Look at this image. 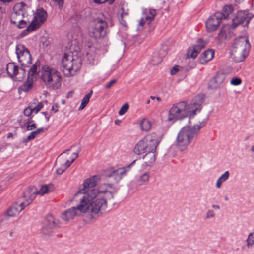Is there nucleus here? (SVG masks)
<instances>
[{
    "label": "nucleus",
    "mask_w": 254,
    "mask_h": 254,
    "mask_svg": "<svg viewBox=\"0 0 254 254\" xmlns=\"http://www.w3.org/2000/svg\"><path fill=\"white\" fill-rule=\"evenodd\" d=\"M100 181L99 175H94L85 180L83 183V188L77 192V195H88L89 204L92 205L94 202L98 207H100L98 214H102L107 208V199L113 198V194L108 191V188L112 187V184L104 183L100 185L98 189L95 188ZM92 205L94 207V204Z\"/></svg>",
    "instance_id": "1"
},
{
    "label": "nucleus",
    "mask_w": 254,
    "mask_h": 254,
    "mask_svg": "<svg viewBox=\"0 0 254 254\" xmlns=\"http://www.w3.org/2000/svg\"><path fill=\"white\" fill-rule=\"evenodd\" d=\"M204 100V95L199 94L189 104L185 101L174 104L169 111L168 121L175 122L188 116L190 119L193 118L196 112H199L201 110V105Z\"/></svg>",
    "instance_id": "2"
},
{
    "label": "nucleus",
    "mask_w": 254,
    "mask_h": 254,
    "mask_svg": "<svg viewBox=\"0 0 254 254\" xmlns=\"http://www.w3.org/2000/svg\"><path fill=\"white\" fill-rule=\"evenodd\" d=\"M207 121V118H205L192 126H187L183 127L179 132L176 139L178 148L181 151H184L190 144L195 141L200 129L205 126Z\"/></svg>",
    "instance_id": "3"
},
{
    "label": "nucleus",
    "mask_w": 254,
    "mask_h": 254,
    "mask_svg": "<svg viewBox=\"0 0 254 254\" xmlns=\"http://www.w3.org/2000/svg\"><path fill=\"white\" fill-rule=\"evenodd\" d=\"M79 197L80 203L76 207H72L64 211L62 215V218L67 221L73 219L75 216L79 215V213H88L92 215L98 214L100 207H98L94 204V207L92 204H89V196L88 194L77 195V193L75 194V197ZM93 203H94L93 202ZM92 205H94L93 204Z\"/></svg>",
    "instance_id": "4"
},
{
    "label": "nucleus",
    "mask_w": 254,
    "mask_h": 254,
    "mask_svg": "<svg viewBox=\"0 0 254 254\" xmlns=\"http://www.w3.org/2000/svg\"><path fill=\"white\" fill-rule=\"evenodd\" d=\"M42 84L49 90H56L62 85L61 73L55 68L48 65H43L39 74Z\"/></svg>",
    "instance_id": "5"
},
{
    "label": "nucleus",
    "mask_w": 254,
    "mask_h": 254,
    "mask_svg": "<svg viewBox=\"0 0 254 254\" xmlns=\"http://www.w3.org/2000/svg\"><path fill=\"white\" fill-rule=\"evenodd\" d=\"M251 44L247 37L240 36L235 39L231 49V55L237 63L243 61L249 55Z\"/></svg>",
    "instance_id": "6"
},
{
    "label": "nucleus",
    "mask_w": 254,
    "mask_h": 254,
    "mask_svg": "<svg viewBox=\"0 0 254 254\" xmlns=\"http://www.w3.org/2000/svg\"><path fill=\"white\" fill-rule=\"evenodd\" d=\"M161 140V137L155 133L148 134L138 141L135 145L133 151L136 154L140 155L156 150Z\"/></svg>",
    "instance_id": "7"
},
{
    "label": "nucleus",
    "mask_w": 254,
    "mask_h": 254,
    "mask_svg": "<svg viewBox=\"0 0 254 254\" xmlns=\"http://www.w3.org/2000/svg\"><path fill=\"white\" fill-rule=\"evenodd\" d=\"M62 70L65 76L69 77L75 75L81 66V60L74 58L71 53H65L62 59Z\"/></svg>",
    "instance_id": "8"
},
{
    "label": "nucleus",
    "mask_w": 254,
    "mask_h": 254,
    "mask_svg": "<svg viewBox=\"0 0 254 254\" xmlns=\"http://www.w3.org/2000/svg\"><path fill=\"white\" fill-rule=\"evenodd\" d=\"M28 8L27 5L24 2L16 4L10 15V23L19 29L25 28L27 22L23 19L27 14Z\"/></svg>",
    "instance_id": "9"
},
{
    "label": "nucleus",
    "mask_w": 254,
    "mask_h": 254,
    "mask_svg": "<svg viewBox=\"0 0 254 254\" xmlns=\"http://www.w3.org/2000/svg\"><path fill=\"white\" fill-rule=\"evenodd\" d=\"M107 28V24L105 21L100 19H96L91 24L90 35L96 39L104 37L106 35Z\"/></svg>",
    "instance_id": "10"
},
{
    "label": "nucleus",
    "mask_w": 254,
    "mask_h": 254,
    "mask_svg": "<svg viewBox=\"0 0 254 254\" xmlns=\"http://www.w3.org/2000/svg\"><path fill=\"white\" fill-rule=\"evenodd\" d=\"M53 186L52 185H43L40 186L39 190L34 186H31L28 188L23 193V198L27 199L31 198V202L35 198L36 194L43 195L50 192L52 189Z\"/></svg>",
    "instance_id": "11"
},
{
    "label": "nucleus",
    "mask_w": 254,
    "mask_h": 254,
    "mask_svg": "<svg viewBox=\"0 0 254 254\" xmlns=\"http://www.w3.org/2000/svg\"><path fill=\"white\" fill-rule=\"evenodd\" d=\"M6 69L9 76L15 81H22L26 75V70L13 63L7 64Z\"/></svg>",
    "instance_id": "12"
},
{
    "label": "nucleus",
    "mask_w": 254,
    "mask_h": 254,
    "mask_svg": "<svg viewBox=\"0 0 254 254\" xmlns=\"http://www.w3.org/2000/svg\"><path fill=\"white\" fill-rule=\"evenodd\" d=\"M31 203V198H23V196L18 199V203L13 204L6 212V215L10 217H15L24 208Z\"/></svg>",
    "instance_id": "13"
},
{
    "label": "nucleus",
    "mask_w": 254,
    "mask_h": 254,
    "mask_svg": "<svg viewBox=\"0 0 254 254\" xmlns=\"http://www.w3.org/2000/svg\"><path fill=\"white\" fill-rule=\"evenodd\" d=\"M16 53L21 65L29 66L31 61V56L29 50L22 44H18L16 47Z\"/></svg>",
    "instance_id": "14"
},
{
    "label": "nucleus",
    "mask_w": 254,
    "mask_h": 254,
    "mask_svg": "<svg viewBox=\"0 0 254 254\" xmlns=\"http://www.w3.org/2000/svg\"><path fill=\"white\" fill-rule=\"evenodd\" d=\"M47 18V13L46 11L42 8L37 9L32 21L27 26V30H37L42 23L46 21Z\"/></svg>",
    "instance_id": "15"
},
{
    "label": "nucleus",
    "mask_w": 254,
    "mask_h": 254,
    "mask_svg": "<svg viewBox=\"0 0 254 254\" xmlns=\"http://www.w3.org/2000/svg\"><path fill=\"white\" fill-rule=\"evenodd\" d=\"M250 20L251 18L249 16L247 11H238L232 19L231 24L227 26L229 29H234L241 24L244 26H248Z\"/></svg>",
    "instance_id": "16"
},
{
    "label": "nucleus",
    "mask_w": 254,
    "mask_h": 254,
    "mask_svg": "<svg viewBox=\"0 0 254 254\" xmlns=\"http://www.w3.org/2000/svg\"><path fill=\"white\" fill-rule=\"evenodd\" d=\"M223 15L220 12H216L209 17L205 22L206 27L208 32L215 31L223 19Z\"/></svg>",
    "instance_id": "17"
},
{
    "label": "nucleus",
    "mask_w": 254,
    "mask_h": 254,
    "mask_svg": "<svg viewBox=\"0 0 254 254\" xmlns=\"http://www.w3.org/2000/svg\"><path fill=\"white\" fill-rule=\"evenodd\" d=\"M136 160L132 161L129 165L126 167L118 168L112 171L110 174L108 175L109 177L113 178L116 182H119L127 173L129 171L130 167L133 166Z\"/></svg>",
    "instance_id": "18"
},
{
    "label": "nucleus",
    "mask_w": 254,
    "mask_h": 254,
    "mask_svg": "<svg viewBox=\"0 0 254 254\" xmlns=\"http://www.w3.org/2000/svg\"><path fill=\"white\" fill-rule=\"evenodd\" d=\"M100 50L94 46H90L87 51L86 59L88 64L90 65H95L98 63V57Z\"/></svg>",
    "instance_id": "19"
},
{
    "label": "nucleus",
    "mask_w": 254,
    "mask_h": 254,
    "mask_svg": "<svg viewBox=\"0 0 254 254\" xmlns=\"http://www.w3.org/2000/svg\"><path fill=\"white\" fill-rule=\"evenodd\" d=\"M156 11L154 9H150L148 10H146L143 13V17L139 20V25L143 26L145 23L148 25L154 19L156 15Z\"/></svg>",
    "instance_id": "20"
},
{
    "label": "nucleus",
    "mask_w": 254,
    "mask_h": 254,
    "mask_svg": "<svg viewBox=\"0 0 254 254\" xmlns=\"http://www.w3.org/2000/svg\"><path fill=\"white\" fill-rule=\"evenodd\" d=\"M156 11L154 9H150L148 10H146L143 13V17L139 20V25L143 26L145 23L148 25L154 19L156 15Z\"/></svg>",
    "instance_id": "21"
},
{
    "label": "nucleus",
    "mask_w": 254,
    "mask_h": 254,
    "mask_svg": "<svg viewBox=\"0 0 254 254\" xmlns=\"http://www.w3.org/2000/svg\"><path fill=\"white\" fill-rule=\"evenodd\" d=\"M204 47V43L202 39H198L196 45L192 49L188 50L187 55L189 57L195 59L199 52Z\"/></svg>",
    "instance_id": "22"
},
{
    "label": "nucleus",
    "mask_w": 254,
    "mask_h": 254,
    "mask_svg": "<svg viewBox=\"0 0 254 254\" xmlns=\"http://www.w3.org/2000/svg\"><path fill=\"white\" fill-rule=\"evenodd\" d=\"M226 79V76L223 73H218L211 79L209 83V88L214 89L218 88L220 85L223 84Z\"/></svg>",
    "instance_id": "23"
},
{
    "label": "nucleus",
    "mask_w": 254,
    "mask_h": 254,
    "mask_svg": "<svg viewBox=\"0 0 254 254\" xmlns=\"http://www.w3.org/2000/svg\"><path fill=\"white\" fill-rule=\"evenodd\" d=\"M55 226V223L54 217L52 215L48 216L44 222L42 229L43 233L45 235L50 234L53 231Z\"/></svg>",
    "instance_id": "24"
},
{
    "label": "nucleus",
    "mask_w": 254,
    "mask_h": 254,
    "mask_svg": "<svg viewBox=\"0 0 254 254\" xmlns=\"http://www.w3.org/2000/svg\"><path fill=\"white\" fill-rule=\"evenodd\" d=\"M40 65V62L39 61H37L29 69L27 77H30L31 78L36 80L39 72L40 73V70H39Z\"/></svg>",
    "instance_id": "25"
},
{
    "label": "nucleus",
    "mask_w": 254,
    "mask_h": 254,
    "mask_svg": "<svg viewBox=\"0 0 254 254\" xmlns=\"http://www.w3.org/2000/svg\"><path fill=\"white\" fill-rule=\"evenodd\" d=\"M156 150H153L146 153L143 157L144 164L146 166H151L155 161Z\"/></svg>",
    "instance_id": "26"
},
{
    "label": "nucleus",
    "mask_w": 254,
    "mask_h": 254,
    "mask_svg": "<svg viewBox=\"0 0 254 254\" xmlns=\"http://www.w3.org/2000/svg\"><path fill=\"white\" fill-rule=\"evenodd\" d=\"M214 52L212 49H208L204 51L201 58H200V62L201 64H203L210 61L214 57Z\"/></svg>",
    "instance_id": "27"
},
{
    "label": "nucleus",
    "mask_w": 254,
    "mask_h": 254,
    "mask_svg": "<svg viewBox=\"0 0 254 254\" xmlns=\"http://www.w3.org/2000/svg\"><path fill=\"white\" fill-rule=\"evenodd\" d=\"M34 81L35 80L27 77V80L19 87V89L24 92H28L33 87Z\"/></svg>",
    "instance_id": "28"
},
{
    "label": "nucleus",
    "mask_w": 254,
    "mask_h": 254,
    "mask_svg": "<svg viewBox=\"0 0 254 254\" xmlns=\"http://www.w3.org/2000/svg\"><path fill=\"white\" fill-rule=\"evenodd\" d=\"M149 174L148 173H144L141 175L137 179L136 182L138 186H141L143 185H146L149 179Z\"/></svg>",
    "instance_id": "29"
},
{
    "label": "nucleus",
    "mask_w": 254,
    "mask_h": 254,
    "mask_svg": "<svg viewBox=\"0 0 254 254\" xmlns=\"http://www.w3.org/2000/svg\"><path fill=\"white\" fill-rule=\"evenodd\" d=\"M229 175V172L228 171H226L220 176L216 183V187L217 188H220L221 187L222 183L226 181L228 179Z\"/></svg>",
    "instance_id": "30"
},
{
    "label": "nucleus",
    "mask_w": 254,
    "mask_h": 254,
    "mask_svg": "<svg viewBox=\"0 0 254 254\" xmlns=\"http://www.w3.org/2000/svg\"><path fill=\"white\" fill-rule=\"evenodd\" d=\"M92 91H90L89 93H88L84 97L81 101L80 107H79V110H82L86 107L89 101V99L92 95Z\"/></svg>",
    "instance_id": "31"
},
{
    "label": "nucleus",
    "mask_w": 254,
    "mask_h": 254,
    "mask_svg": "<svg viewBox=\"0 0 254 254\" xmlns=\"http://www.w3.org/2000/svg\"><path fill=\"white\" fill-rule=\"evenodd\" d=\"M233 10V8L231 5H225L223 8L222 12H220L223 15V19H227L232 13Z\"/></svg>",
    "instance_id": "32"
},
{
    "label": "nucleus",
    "mask_w": 254,
    "mask_h": 254,
    "mask_svg": "<svg viewBox=\"0 0 254 254\" xmlns=\"http://www.w3.org/2000/svg\"><path fill=\"white\" fill-rule=\"evenodd\" d=\"M44 130L43 127H40L37 129L36 130L31 132L29 135L27 136L26 139L24 140V142H27L30 141L35 138L36 135L40 133Z\"/></svg>",
    "instance_id": "33"
},
{
    "label": "nucleus",
    "mask_w": 254,
    "mask_h": 254,
    "mask_svg": "<svg viewBox=\"0 0 254 254\" xmlns=\"http://www.w3.org/2000/svg\"><path fill=\"white\" fill-rule=\"evenodd\" d=\"M140 126L141 130L147 131L151 128V124L148 120L146 119H143L141 121Z\"/></svg>",
    "instance_id": "34"
},
{
    "label": "nucleus",
    "mask_w": 254,
    "mask_h": 254,
    "mask_svg": "<svg viewBox=\"0 0 254 254\" xmlns=\"http://www.w3.org/2000/svg\"><path fill=\"white\" fill-rule=\"evenodd\" d=\"M32 117H31L30 118H29L28 119L26 123V127L27 130L28 131H30L35 129L37 127L34 121L32 120Z\"/></svg>",
    "instance_id": "35"
},
{
    "label": "nucleus",
    "mask_w": 254,
    "mask_h": 254,
    "mask_svg": "<svg viewBox=\"0 0 254 254\" xmlns=\"http://www.w3.org/2000/svg\"><path fill=\"white\" fill-rule=\"evenodd\" d=\"M246 242L247 243L246 246L248 248L254 246V232L249 234Z\"/></svg>",
    "instance_id": "36"
},
{
    "label": "nucleus",
    "mask_w": 254,
    "mask_h": 254,
    "mask_svg": "<svg viewBox=\"0 0 254 254\" xmlns=\"http://www.w3.org/2000/svg\"><path fill=\"white\" fill-rule=\"evenodd\" d=\"M32 113H34L33 104H31L28 107L24 109L23 113L25 116L28 117L30 118L31 117H33V116H31V114Z\"/></svg>",
    "instance_id": "37"
},
{
    "label": "nucleus",
    "mask_w": 254,
    "mask_h": 254,
    "mask_svg": "<svg viewBox=\"0 0 254 254\" xmlns=\"http://www.w3.org/2000/svg\"><path fill=\"white\" fill-rule=\"evenodd\" d=\"M129 105L127 103L124 104L119 111L120 115H124L128 109Z\"/></svg>",
    "instance_id": "38"
},
{
    "label": "nucleus",
    "mask_w": 254,
    "mask_h": 254,
    "mask_svg": "<svg viewBox=\"0 0 254 254\" xmlns=\"http://www.w3.org/2000/svg\"><path fill=\"white\" fill-rule=\"evenodd\" d=\"M93 1L97 4H102L108 3L109 4H112L115 0H92Z\"/></svg>",
    "instance_id": "39"
},
{
    "label": "nucleus",
    "mask_w": 254,
    "mask_h": 254,
    "mask_svg": "<svg viewBox=\"0 0 254 254\" xmlns=\"http://www.w3.org/2000/svg\"><path fill=\"white\" fill-rule=\"evenodd\" d=\"M33 104V103H32ZM35 104V103H34ZM43 105L42 102H39L36 106L33 105L34 113L36 114L43 108Z\"/></svg>",
    "instance_id": "40"
},
{
    "label": "nucleus",
    "mask_w": 254,
    "mask_h": 254,
    "mask_svg": "<svg viewBox=\"0 0 254 254\" xmlns=\"http://www.w3.org/2000/svg\"><path fill=\"white\" fill-rule=\"evenodd\" d=\"M242 83V80L240 78H233L230 81V83L233 85H239Z\"/></svg>",
    "instance_id": "41"
},
{
    "label": "nucleus",
    "mask_w": 254,
    "mask_h": 254,
    "mask_svg": "<svg viewBox=\"0 0 254 254\" xmlns=\"http://www.w3.org/2000/svg\"><path fill=\"white\" fill-rule=\"evenodd\" d=\"M215 216V213L213 210H209L206 213V218L210 219Z\"/></svg>",
    "instance_id": "42"
},
{
    "label": "nucleus",
    "mask_w": 254,
    "mask_h": 254,
    "mask_svg": "<svg viewBox=\"0 0 254 254\" xmlns=\"http://www.w3.org/2000/svg\"><path fill=\"white\" fill-rule=\"evenodd\" d=\"M116 80L113 79L107 82L105 85V87L107 89L110 88L114 84L116 83Z\"/></svg>",
    "instance_id": "43"
},
{
    "label": "nucleus",
    "mask_w": 254,
    "mask_h": 254,
    "mask_svg": "<svg viewBox=\"0 0 254 254\" xmlns=\"http://www.w3.org/2000/svg\"><path fill=\"white\" fill-rule=\"evenodd\" d=\"M226 27H224L222 28V29L220 30L219 33V36L222 38L223 37H226L227 34V31L225 30V28Z\"/></svg>",
    "instance_id": "44"
},
{
    "label": "nucleus",
    "mask_w": 254,
    "mask_h": 254,
    "mask_svg": "<svg viewBox=\"0 0 254 254\" xmlns=\"http://www.w3.org/2000/svg\"><path fill=\"white\" fill-rule=\"evenodd\" d=\"M179 70V66L178 65H175L170 70V74L171 75H174Z\"/></svg>",
    "instance_id": "45"
},
{
    "label": "nucleus",
    "mask_w": 254,
    "mask_h": 254,
    "mask_svg": "<svg viewBox=\"0 0 254 254\" xmlns=\"http://www.w3.org/2000/svg\"><path fill=\"white\" fill-rule=\"evenodd\" d=\"M74 162V159H72L71 161H69L68 160H66L65 163L63 165V166L66 169L67 168H68L71 164Z\"/></svg>",
    "instance_id": "46"
},
{
    "label": "nucleus",
    "mask_w": 254,
    "mask_h": 254,
    "mask_svg": "<svg viewBox=\"0 0 254 254\" xmlns=\"http://www.w3.org/2000/svg\"><path fill=\"white\" fill-rule=\"evenodd\" d=\"M66 169L62 166L61 168L57 169L56 173L58 174H62Z\"/></svg>",
    "instance_id": "47"
},
{
    "label": "nucleus",
    "mask_w": 254,
    "mask_h": 254,
    "mask_svg": "<svg viewBox=\"0 0 254 254\" xmlns=\"http://www.w3.org/2000/svg\"><path fill=\"white\" fill-rule=\"evenodd\" d=\"M121 10H122V12L121 13V16L122 18H123L125 15H128V12L127 11H124V8L123 7H121Z\"/></svg>",
    "instance_id": "48"
},
{
    "label": "nucleus",
    "mask_w": 254,
    "mask_h": 254,
    "mask_svg": "<svg viewBox=\"0 0 254 254\" xmlns=\"http://www.w3.org/2000/svg\"><path fill=\"white\" fill-rule=\"evenodd\" d=\"M34 30H27V27L26 28V29L24 30H23L21 34V35L22 37H24L25 36H26L27 34V33L28 32H32V31H33Z\"/></svg>",
    "instance_id": "49"
},
{
    "label": "nucleus",
    "mask_w": 254,
    "mask_h": 254,
    "mask_svg": "<svg viewBox=\"0 0 254 254\" xmlns=\"http://www.w3.org/2000/svg\"><path fill=\"white\" fill-rule=\"evenodd\" d=\"M51 110L56 113L58 111V105L57 104L53 105Z\"/></svg>",
    "instance_id": "50"
},
{
    "label": "nucleus",
    "mask_w": 254,
    "mask_h": 254,
    "mask_svg": "<svg viewBox=\"0 0 254 254\" xmlns=\"http://www.w3.org/2000/svg\"><path fill=\"white\" fill-rule=\"evenodd\" d=\"M42 113L45 116L46 121L48 122L49 120L50 116L46 112H43Z\"/></svg>",
    "instance_id": "51"
},
{
    "label": "nucleus",
    "mask_w": 254,
    "mask_h": 254,
    "mask_svg": "<svg viewBox=\"0 0 254 254\" xmlns=\"http://www.w3.org/2000/svg\"><path fill=\"white\" fill-rule=\"evenodd\" d=\"M78 156V152L77 153H73L71 155V159H74V161L75 160L76 158H77Z\"/></svg>",
    "instance_id": "52"
},
{
    "label": "nucleus",
    "mask_w": 254,
    "mask_h": 254,
    "mask_svg": "<svg viewBox=\"0 0 254 254\" xmlns=\"http://www.w3.org/2000/svg\"><path fill=\"white\" fill-rule=\"evenodd\" d=\"M121 18L122 19L120 20L121 24H122L124 27H127V24L124 20H123V18L121 17Z\"/></svg>",
    "instance_id": "53"
},
{
    "label": "nucleus",
    "mask_w": 254,
    "mask_h": 254,
    "mask_svg": "<svg viewBox=\"0 0 254 254\" xmlns=\"http://www.w3.org/2000/svg\"><path fill=\"white\" fill-rule=\"evenodd\" d=\"M13 0H0V1L6 3H10Z\"/></svg>",
    "instance_id": "54"
},
{
    "label": "nucleus",
    "mask_w": 254,
    "mask_h": 254,
    "mask_svg": "<svg viewBox=\"0 0 254 254\" xmlns=\"http://www.w3.org/2000/svg\"><path fill=\"white\" fill-rule=\"evenodd\" d=\"M13 135L12 133H8L7 134V138H13Z\"/></svg>",
    "instance_id": "55"
},
{
    "label": "nucleus",
    "mask_w": 254,
    "mask_h": 254,
    "mask_svg": "<svg viewBox=\"0 0 254 254\" xmlns=\"http://www.w3.org/2000/svg\"><path fill=\"white\" fill-rule=\"evenodd\" d=\"M212 207L214 209H220V206L219 205H212Z\"/></svg>",
    "instance_id": "56"
},
{
    "label": "nucleus",
    "mask_w": 254,
    "mask_h": 254,
    "mask_svg": "<svg viewBox=\"0 0 254 254\" xmlns=\"http://www.w3.org/2000/svg\"><path fill=\"white\" fill-rule=\"evenodd\" d=\"M120 122H121V121H120V120H115V123L116 124H117V125H118V124L120 123Z\"/></svg>",
    "instance_id": "57"
},
{
    "label": "nucleus",
    "mask_w": 254,
    "mask_h": 254,
    "mask_svg": "<svg viewBox=\"0 0 254 254\" xmlns=\"http://www.w3.org/2000/svg\"><path fill=\"white\" fill-rule=\"evenodd\" d=\"M251 151L252 152L254 153V145L252 146L251 149Z\"/></svg>",
    "instance_id": "58"
},
{
    "label": "nucleus",
    "mask_w": 254,
    "mask_h": 254,
    "mask_svg": "<svg viewBox=\"0 0 254 254\" xmlns=\"http://www.w3.org/2000/svg\"><path fill=\"white\" fill-rule=\"evenodd\" d=\"M156 99L159 102L161 101V99L159 97H156Z\"/></svg>",
    "instance_id": "59"
},
{
    "label": "nucleus",
    "mask_w": 254,
    "mask_h": 254,
    "mask_svg": "<svg viewBox=\"0 0 254 254\" xmlns=\"http://www.w3.org/2000/svg\"><path fill=\"white\" fill-rule=\"evenodd\" d=\"M238 3H241L244 0H235Z\"/></svg>",
    "instance_id": "60"
},
{
    "label": "nucleus",
    "mask_w": 254,
    "mask_h": 254,
    "mask_svg": "<svg viewBox=\"0 0 254 254\" xmlns=\"http://www.w3.org/2000/svg\"><path fill=\"white\" fill-rule=\"evenodd\" d=\"M70 150V149H68V150H65L63 152V153H68L69 151Z\"/></svg>",
    "instance_id": "61"
},
{
    "label": "nucleus",
    "mask_w": 254,
    "mask_h": 254,
    "mask_svg": "<svg viewBox=\"0 0 254 254\" xmlns=\"http://www.w3.org/2000/svg\"><path fill=\"white\" fill-rule=\"evenodd\" d=\"M224 199L226 201H227L228 200V197L227 195H225L224 196Z\"/></svg>",
    "instance_id": "62"
},
{
    "label": "nucleus",
    "mask_w": 254,
    "mask_h": 254,
    "mask_svg": "<svg viewBox=\"0 0 254 254\" xmlns=\"http://www.w3.org/2000/svg\"><path fill=\"white\" fill-rule=\"evenodd\" d=\"M252 5L254 7V0H252Z\"/></svg>",
    "instance_id": "63"
},
{
    "label": "nucleus",
    "mask_w": 254,
    "mask_h": 254,
    "mask_svg": "<svg viewBox=\"0 0 254 254\" xmlns=\"http://www.w3.org/2000/svg\"><path fill=\"white\" fill-rule=\"evenodd\" d=\"M156 97H155V96H150V98L152 100H154L156 99Z\"/></svg>",
    "instance_id": "64"
}]
</instances>
